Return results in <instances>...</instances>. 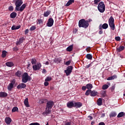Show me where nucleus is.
<instances>
[{
	"mask_svg": "<svg viewBox=\"0 0 125 125\" xmlns=\"http://www.w3.org/2000/svg\"><path fill=\"white\" fill-rule=\"evenodd\" d=\"M54 106V102L52 101H49L47 102L45 112L43 114H50L51 113V109Z\"/></svg>",
	"mask_w": 125,
	"mask_h": 125,
	"instance_id": "nucleus-1",
	"label": "nucleus"
},
{
	"mask_svg": "<svg viewBox=\"0 0 125 125\" xmlns=\"http://www.w3.org/2000/svg\"><path fill=\"white\" fill-rule=\"evenodd\" d=\"M89 26V23H88L87 21L83 19L79 21V28H84L86 29Z\"/></svg>",
	"mask_w": 125,
	"mask_h": 125,
	"instance_id": "nucleus-2",
	"label": "nucleus"
},
{
	"mask_svg": "<svg viewBox=\"0 0 125 125\" xmlns=\"http://www.w3.org/2000/svg\"><path fill=\"white\" fill-rule=\"evenodd\" d=\"M22 83H26L28 82H30V81H32V77L29 76L28 73L25 72L23 73L22 76Z\"/></svg>",
	"mask_w": 125,
	"mask_h": 125,
	"instance_id": "nucleus-3",
	"label": "nucleus"
},
{
	"mask_svg": "<svg viewBox=\"0 0 125 125\" xmlns=\"http://www.w3.org/2000/svg\"><path fill=\"white\" fill-rule=\"evenodd\" d=\"M115 19L112 16H111L108 20V24L110 29L114 31L115 30Z\"/></svg>",
	"mask_w": 125,
	"mask_h": 125,
	"instance_id": "nucleus-4",
	"label": "nucleus"
},
{
	"mask_svg": "<svg viewBox=\"0 0 125 125\" xmlns=\"http://www.w3.org/2000/svg\"><path fill=\"white\" fill-rule=\"evenodd\" d=\"M98 9L100 12L103 13L105 11V4L104 1H101L98 5Z\"/></svg>",
	"mask_w": 125,
	"mask_h": 125,
	"instance_id": "nucleus-5",
	"label": "nucleus"
},
{
	"mask_svg": "<svg viewBox=\"0 0 125 125\" xmlns=\"http://www.w3.org/2000/svg\"><path fill=\"white\" fill-rule=\"evenodd\" d=\"M73 70V66H69L67 67L66 70H64V72L65 73L66 76H70L72 73V71Z\"/></svg>",
	"mask_w": 125,
	"mask_h": 125,
	"instance_id": "nucleus-6",
	"label": "nucleus"
},
{
	"mask_svg": "<svg viewBox=\"0 0 125 125\" xmlns=\"http://www.w3.org/2000/svg\"><path fill=\"white\" fill-rule=\"evenodd\" d=\"M16 82V81L15 79L13 80L11 82V83L9 84L7 87L8 90H9V91H11V89H12V88H13V87H14V84H15Z\"/></svg>",
	"mask_w": 125,
	"mask_h": 125,
	"instance_id": "nucleus-7",
	"label": "nucleus"
},
{
	"mask_svg": "<svg viewBox=\"0 0 125 125\" xmlns=\"http://www.w3.org/2000/svg\"><path fill=\"white\" fill-rule=\"evenodd\" d=\"M25 8H26V4H23L21 7H19V8H15L16 11H21V12H22Z\"/></svg>",
	"mask_w": 125,
	"mask_h": 125,
	"instance_id": "nucleus-8",
	"label": "nucleus"
},
{
	"mask_svg": "<svg viewBox=\"0 0 125 125\" xmlns=\"http://www.w3.org/2000/svg\"><path fill=\"white\" fill-rule=\"evenodd\" d=\"M53 23H54V21L53 20V19L50 18L48 19L46 25L48 27H52V26H53Z\"/></svg>",
	"mask_w": 125,
	"mask_h": 125,
	"instance_id": "nucleus-9",
	"label": "nucleus"
},
{
	"mask_svg": "<svg viewBox=\"0 0 125 125\" xmlns=\"http://www.w3.org/2000/svg\"><path fill=\"white\" fill-rule=\"evenodd\" d=\"M23 4V1L22 0H17L15 2L16 8H18Z\"/></svg>",
	"mask_w": 125,
	"mask_h": 125,
	"instance_id": "nucleus-10",
	"label": "nucleus"
},
{
	"mask_svg": "<svg viewBox=\"0 0 125 125\" xmlns=\"http://www.w3.org/2000/svg\"><path fill=\"white\" fill-rule=\"evenodd\" d=\"M108 27H109V26L106 23H104L103 25L102 24H101L99 26V29L102 30V29H104V30H106V29H108Z\"/></svg>",
	"mask_w": 125,
	"mask_h": 125,
	"instance_id": "nucleus-11",
	"label": "nucleus"
},
{
	"mask_svg": "<svg viewBox=\"0 0 125 125\" xmlns=\"http://www.w3.org/2000/svg\"><path fill=\"white\" fill-rule=\"evenodd\" d=\"M26 87L27 85H26V84L24 83H21L17 86V88H18V89H20L22 88H25Z\"/></svg>",
	"mask_w": 125,
	"mask_h": 125,
	"instance_id": "nucleus-12",
	"label": "nucleus"
},
{
	"mask_svg": "<svg viewBox=\"0 0 125 125\" xmlns=\"http://www.w3.org/2000/svg\"><path fill=\"white\" fill-rule=\"evenodd\" d=\"M11 122H12V119L10 117H6L5 118V123H6V125H10Z\"/></svg>",
	"mask_w": 125,
	"mask_h": 125,
	"instance_id": "nucleus-13",
	"label": "nucleus"
},
{
	"mask_svg": "<svg viewBox=\"0 0 125 125\" xmlns=\"http://www.w3.org/2000/svg\"><path fill=\"white\" fill-rule=\"evenodd\" d=\"M83 106V104L81 102H75L74 103V108H81Z\"/></svg>",
	"mask_w": 125,
	"mask_h": 125,
	"instance_id": "nucleus-14",
	"label": "nucleus"
},
{
	"mask_svg": "<svg viewBox=\"0 0 125 125\" xmlns=\"http://www.w3.org/2000/svg\"><path fill=\"white\" fill-rule=\"evenodd\" d=\"M67 107L68 108H73V107H74V103L73 102V101L68 102L67 103Z\"/></svg>",
	"mask_w": 125,
	"mask_h": 125,
	"instance_id": "nucleus-15",
	"label": "nucleus"
},
{
	"mask_svg": "<svg viewBox=\"0 0 125 125\" xmlns=\"http://www.w3.org/2000/svg\"><path fill=\"white\" fill-rule=\"evenodd\" d=\"M54 62L55 63H57V64H59V63L62 62V58L61 57L55 58L54 60Z\"/></svg>",
	"mask_w": 125,
	"mask_h": 125,
	"instance_id": "nucleus-16",
	"label": "nucleus"
},
{
	"mask_svg": "<svg viewBox=\"0 0 125 125\" xmlns=\"http://www.w3.org/2000/svg\"><path fill=\"white\" fill-rule=\"evenodd\" d=\"M25 40V38L24 37H22L21 38H20L19 41H18L16 42L17 45H19L23 42V41Z\"/></svg>",
	"mask_w": 125,
	"mask_h": 125,
	"instance_id": "nucleus-17",
	"label": "nucleus"
},
{
	"mask_svg": "<svg viewBox=\"0 0 125 125\" xmlns=\"http://www.w3.org/2000/svg\"><path fill=\"white\" fill-rule=\"evenodd\" d=\"M24 104L26 107H30V104H29V101H28V98H26L24 100Z\"/></svg>",
	"mask_w": 125,
	"mask_h": 125,
	"instance_id": "nucleus-18",
	"label": "nucleus"
},
{
	"mask_svg": "<svg viewBox=\"0 0 125 125\" xmlns=\"http://www.w3.org/2000/svg\"><path fill=\"white\" fill-rule=\"evenodd\" d=\"M125 49V46H120L119 47L116 48V50L117 52H121V51H123Z\"/></svg>",
	"mask_w": 125,
	"mask_h": 125,
	"instance_id": "nucleus-19",
	"label": "nucleus"
},
{
	"mask_svg": "<svg viewBox=\"0 0 125 125\" xmlns=\"http://www.w3.org/2000/svg\"><path fill=\"white\" fill-rule=\"evenodd\" d=\"M50 13H51V11L50 10H47V11L44 12L43 13L44 17H47Z\"/></svg>",
	"mask_w": 125,
	"mask_h": 125,
	"instance_id": "nucleus-20",
	"label": "nucleus"
},
{
	"mask_svg": "<svg viewBox=\"0 0 125 125\" xmlns=\"http://www.w3.org/2000/svg\"><path fill=\"white\" fill-rule=\"evenodd\" d=\"M107 83V84H105L103 86L102 89H104V90H105V89H107L108 87H109V85H111V84L110 83Z\"/></svg>",
	"mask_w": 125,
	"mask_h": 125,
	"instance_id": "nucleus-21",
	"label": "nucleus"
},
{
	"mask_svg": "<svg viewBox=\"0 0 125 125\" xmlns=\"http://www.w3.org/2000/svg\"><path fill=\"white\" fill-rule=\"evenodd\" d=\"M7 96V93L4 92H0V97H2L4 98V97H6Z\"/></svg>",
	"mask_w": 125,
	"mask_h": 125,
	"instance_id": "nucleus-22",
	"label": "nucleus"
},
{
	"mask_svg": "<svg viewBox=\"0 0 125 125\" xmlns=\"http://www.w3.org/2000/svg\"><path fill=\"white\" fill-rule=\"evenodd\" d=\"M5 65L7 66V67H13V66H14V64H13V62H6Z\"/></svg>",
	"mask_w": 125,
	"mask_h": 125,
	"instance_id": "nucleus-23",
	"label": "nucleus"
},
{
	"mask_svg": "<svg viewBox=\"0 0 125 125\" xmlns=\"http://www.w3.org/2000/svg\"><path fill=\"white\" fill-rule=\"evenodd\" d=\"M98 93L97 91H95V90L91 91L90 96H92V97L96 96Z\"/></svg>",
	"mask_w": 125,
	"mask_h": 125,
	"instance_id": "nucleus-24",
	"label": "nucleus"
},
{
	"mask_svg": "<svg viewBox=\"0 0 125 125\" xmlns=\"http://www.w3.org/2000/svg\"><path fill=\"white\" fill-rule=\"evenodd\" d=\"M7 55V52L5 50H3L2 51L1 57L2 58H5L6 57V55Z\"/></svg>",
	"mask_w": 125,
	"mask_h": 125,
	"instance_id": "nucleus-25",
	"label": "nucleus"
},
{
	"mask_svg": "<svg viewBox=\"0 0 125 125\" xmlns=\"http://www.w3.org/2000/svg\"><path fill=\"white\" fill-rule=\"evenodd\" d=\"M10 16V18H12V19L15 18V17L17 16V13H16V12H13L12 13H11Z\"/></svg>",
	"mask_w": 125,
	"mask_h": 125,
	"instance_id": "nucleus-26",
	"label": "nucleus"
},
{
	"mask_svg": "<svg viewBox=\"0 0 125 125\" xmlns=\"http://www.w3.org/2000/svg\"><path fill=\"white\" fill-rule=\"evenodd\" d=\"M117 116V113L115 111H112L109 114L110 118H114V117H116Z\"/></svg>",
	"mask_w": 125,
	"mask_h": 125,
	"instance_id": "nucleus-27",
	"label": "nucleus"
},
{
	"mask_svg": "<svg viewBox=\"0 0 125 125\" xmlns=\"http://www.w3.org/2000/svg\"><path fill=\"white\" fill-rule=\"evenodd\" d=\"M21 75H22V72H21L20 70H18L15 73V76H16V77H18L19 78H20V77H21Z\"/></svg>",
	"mask_w": 125,
	"mask_h": 125,
	"instance_id": "nucleus-28",
	"label": "nucleus"
},
{
	"mask_svg": "<svg viewBox=\"0 0 125 125\" xmlns=\"http://www.w3.org/2000/svg\"><path fill=\"white\" fill-rule=\"evenodd\" d=\"M74 0H68V1L65 4V6H69V5H71V4H72V3H73L74 2Z\"/></svg>",
	"mask_w": 125,
	"mask_h": 125,
	"instance_id": "nucleus-29",
	"label": "nucleus"
},
{
	"mask_svg": "<svg viewBox=\"0 0 125 125\" xmlns=\"http://www.w3.org/2000/svg\"><path fill=\"white\" fill-rule=\"evenodd\" d=\"M73 45H71L69 46L67 48H66V51H69V52H71L72 50H73Z\"/></svg>",
	"mask_w": 125,
	"mask_h": 125,
	"instance_id": "nucleus-30",
	"label": "nucleus"
},
{
	"mask_svg": "<svg viewBox=\"0 0 125 125\" xmlns=\"http://www.w3.org/2000/svg\"><path fill=\"white\" fill-rule=\"evenodd\" d=\"M125 116V113L124 112H121L118 114L117 115V118H122V117H124Z\"/></svg>",
	"mask_w": 125,
	"mask_h": 125,
	"instance_id": "nucleus-31",
	"label": "nucleus"
},
{
	"mask_svg": "<svg viewBox=\"0 0 125 125\" xmlns=\"http://www.w3.org/2000/svg\"><path fill=\"white\" fill-rule=\"evenodd\" d=\"M97 104L98 106H101V105H102V99L99 98L97 100Z\"/></svg>",
	"mask_w": 125,
	"mask_h": 125,
	"instance_id": "nucleus-32",
	"label": "nucleus"
},
{
	"mask_svg": "<svg viewBox=\"0 0 125 125\" xmlns=\"http://www.w3.org/2000/svg\"><path fill=\"white\" fill-rule=\"evenodd\" d=\"M86 58L88 59V60H92V55L90 54H87L86 55Z\"/></svg>",
	"mask_w": 125,
	"mask_h": 125,
	"instance_id": "nucleus-33",
	"label": "nucleus"
},
{
	"mask_svg": "<svg viewBox=\"0 0 125 125\" xmlns=\"http://www.w3.org/2000/svg\"><path fill=\"white\" fill-rule=\"evenodd\" d=\"M86 87L87 88V89H90L91 90V88H92L93 86L92 84L90 83H88L86 85Z\"/></svg>",
	"mask_w": 125,
	"mask_h": 125,
	"instance_id": "nucleus-34",
	"label": "nucleus"
},
{
	"mask_svg": "<svg viewBox=\"0 0 125 125\" xmlns=\"http://www.w3.org/2000/svg\"><path fill=\"white\" fill-rule=\"evenodd\" d=\"M89 94H91V90L88 89L86 91L85 95H86L87 96H88Z\"/></svg>",
	"mask_w": 125,
	"mask_h": 125,
	"instance_id": "nucleus-35",
	"label": "nucleus"
},
{
	"mask_svg": "<svg viewBox=\"0 0 125 125\" xmlns=\"http://www.w3.org/2000/svg\"><path fill=\"white\" fill-rule=\"evenodd\" d=\"M31 63L32 64V65H35V64H37V60L35 58L32 59Z\"/></svg>",
	"mask_w": 125,
	"mask_h": 125,
	"instance_id": "nucleus-36",
	"label": "nucleus"
},
{
	"mask_svg": "<svg viewBox=\"0 0 125 125\" xmlns=\"http://www.w3.org/2000/svg\"><path fill=\"white\" fill-rule=\"evenodd\" d=\"M18 107L15 106L12 109V113H14L15 112H18Z\"/></svg>",
	"mask_w": 125,
	"mask_h": 125,
	"instance_id": "nucleus-37",
	"label": "nucleus"
},
{
	"mask_svg": "<svg viewBox=\"0 0 125 125\" xmlns=\"http://www.w3.org/2000/svg\"><path fill=\"white\" fill-rule=\"evenodd\" d=\"M52 80V78L51 77H47L45 79V82H50Z\"/></svg>",
	"mask_w": 125,
	"mask_h": 125,
	"instance_id": "nucleus-38",
	"label": "nucleus"
},
{
	"mask_svg": "<svg viewBox=\"0 0 125 125\" xmlns=\"http://www.w3.org/2000/svg\"><path fill=\"white\" fill-rule=\"evenodd\" d=\"M33 69L34 71H38V70H40L39 67H38L36 64L33 66Z\"/></svg>",
	"mask_w": 125,
	"mask_h": 125,
	"instance_id": "nucleus-39",
	"label": "nucleus"
},
{
	"mask_svg": "<svg viewBox=\"0 0 125 125\" xmlns=\"http://www.w3.org/2000/svg\"><path fill=\"white\" fill-rule=\"evenodd\" d=\"M36 66L38 67V69H41V67H42V64L41 63V62H37Z\"/></svg>",
	"mask_w": 125,
	"mask_h": 125,
	"instance_id": "nucleus-40",
	"label": "nucleus"
},
{
	"mask_svg": "<svg viewBox=\"0 0 125 125\" xmlns=\"http://www.w3.org/2000/svg\"><path fill=\"white\" fill-rule=\"evenodd\" d=\"M36 29V26L35 25H32L29 29L30 31H35Z\"/></svg>",
	"mask_w": 125,
	"mask_h": 125,
	"instance_id": "nucleus-41",
	"label": "nucleus"
},
{
	"mask_svg": "<svg viewBox=\"0 0 125 125\" xmlns=\"http://www.w3.org/2000/svg\"><path fill=\"white\" fill-rule=\"evenodd\" d=\"M101 0H94V4H98V2H100Z\"/></svg>",
	"mask_w": 125,
	"mask_h": 125,
	"instance_id": "nucleus-42",
	"label": "nucleus"
},
{
	"mask_svg": "<svg viewBox=\"0 0 125 125\" xmlns=\"http://www.w3.org/2000/svg\"><path fill=\"white\" fill-rule=\"evenodd\" d=\"M44 100H43V99H42V100H39V104H43V103H44Z\"/></svg>",
	"mask_w": 125,
	"mask_h": 125,
	"instance_id": "nucleus-43",
	"label": "nucleus"
},
{
	"mask_svg": "<svg viewBox=\"0 0 125 125\" xmlns=\"http://www.w3.org/2000/svg\"><path fill=\"white\" fill-rule=\"evenodd\" d=\"M37 21H38L39 24H42V23H43V21H42V19L37 20Z\"/></svg>",
	"mask_w": 125,
	"mask_h": 125,
	"instance_id": "nucleus-44",
	"label": "nucleus"
},
{
	"mask_svg": "<svg viewBox=\"0 0 125 125\" xmlns=\"http://www.w3.org/2000/svg\"><path fill=\"white\" fill-rule=\"evenodd\" d=\"M8 9L10 11H13V9H14L13 6H9L8 8Z\"/></svg>",
	"mask_w": 125,
	"mask_h": 125,
	"instance_id": "nucleus-45",
	"label": "nucleus"
},
{
	"mask_svg": "<svg viewBox=\"0 0 125 125\" xmlns=\"http://www.w3.org/2000/svg\"><path fill=\"white\" fill-rule=\"evenodd\" d=\"M115 40H116L117 42H120V41H121V37H115Z\"/></svg>",
	"mask_w": 125,
	"mask_h": 125,
	"instance_id": "nucleus-46",
	"label": "nucleus"
},
{
	"mask_svg": "<svg viewBox=\"0 0 125 125\" xmlns=\"http://www.w3.org/2000/svg\"><path fill=\"white\" fill-rule=\"evenodd\" d=\"M102 95H103V97H105V96H106V91H103L102 92Z\"/></svg>",
	"mask_w": 125,
	"mask_h": 125,
	"instance_id": "nucleus-47",
	"label": "nucleus"
},
{
	"mask_svg": "<svg viewBox=\"0 0 125 125\" xmlns=\"http://www.w3.org/2000/svg\"><path fill=\"white\" fill-rule=\"evenodd\" d=\"M70 64H71V61H68L65 62V65H66V66H69Z\"/></svg>",
	"mask_w": 125,
	"mask_h": 125,
	"instance_id": "nucleus-48",
	"label": "nucleus"
},
{
	"mask_svg": "<svg viewBox=\"0 0 125 125\" xmlns=\"http://www.w3.org/2000/svg\"><path fill=\"white\" fill-rule=\"evenodd\" d=\"M49 84V83H48V82L45 81L44 83V85L45 86H47V85H48Z\"/></svg>",
	"mask_w": 125,
	"mask_h": 125,
	"instance_id": "nucleus-49",
	"label": "nucleus"
},
{
	"mask_svg": "<svg viewBox=\"0 0 125 125\" xmlns=\"http://www.w3.org/2000/svg\"><path fill=\"white\" fill-rule=\"evenodd\" d=\"M82 90H83V91L86 90V86H83L82 87Z\"/></svg>",
	"mask_w": 125,
	"mask_h": 125,
	"instance_id": "nucleus-50",
	"label": "nucleus"
},
{
	"mask_svg": "<svg viewBox=\"0 0 125 125\" xmlns=\"http://www.w3.org/2000/svg\"><path fill=\"white\" fill-rule=\"evenodd\" d=\"M29 33V29H27L24 31L25 35H27V34Z\"/></svg>",
	"mask_w": 125,
	"mask_h": 125,
	"instance_id": "nucleus-51",
	"label": "nucleus"
},
{
	"mask_svg": "<svg viewBox=\"0 0 125 125\" xmlns=\"http://www.w3.org/2000/svg\"><path fill=\"white\" fill-rule=\"evenodd\" d=\"M12 31H14V30H16V26L15 25H13L12 28H11Z\"/></svg>",
	"mask_w": 125,
	"mask_h": 125,
	"instance_id": "nucleus-52",
	"label": "nucleus"
},
{
	"mask_svg": "<svg viewBox=\"0 0 125 125\" xmlns=\"http://www.w3.org/2000/svg\"><path fill=\"white\" fill-rule=\"evenodd\" d=\"M90 47H87V48L86 49V50L87 52H89V51H90Z\"/></svg>",
	"mask_w": 125,
	"mask_h": 125,
	"instance_id": "nucleus-53",
	"label": "nucleus"
},
{
	"mask_svg": "<svg viewBox=\"0 0 125 125\" xmlns=\"http://www.w3.org/2000/svg\"><path fill=\"white\" fill-rule=\"evenodd\" d=\"M111 77L112 78V80H115V79H117V78L116 75H114L111 76Z\"/></svg>",
	"mask_w": 125,
	"mask_h": 125,
	"instance_id": "nucleus-54",
	"label": "nucleus"
},
{
	"mask_svg": "<svg viewBox=\"0 0 125 125\" xmlns=\"http://www.w3.org/2000/svg\"><path fill=\"white\" fill-rule=\"evenodd\" d=\"M100 31H99V35H102L103 34V31H102V29H99Z\"/></svg>",
	"mask_w": 125,
	"mask_h": 125,
	"instance_id": "nucleus-55",
	"label": "nucleus"
},
{
	"mask_svg": "<svg viewBox=\"0 0 125 125\" xmlns=\"http://www.w3.org/2000/svg\"><path fill=\"white\" fill-rule=\"evenodd\" d=\"M114 90H115V86H112L111 87V91H114Z\"/></svg>",
	"mask_w": 125,
	"mask_h": 125,
	"instance_id": "nucleus-56",
	"label": "nucleus"
},
{
	"mask_svg": "<svg viewBox=\"0 0 125 125\" xmlns=\"http://www.w3.org/2000/svg\"><path fill=\"white\" fill-rule=\"evenodd\" d=\"M107 81H112V80H113V78L112 77V76L108 77L107 79Z\"/></svg>",
	"mask_w": 125,
	"mask_h": 125,
	"instance_id": "nucleus-57",
	"label": "nucleus"
},
{
	"mask_svg": "<svg viewBox=\"0 0 125 125\" xmlns=\"http://www.w3.org/2000/svg\"><path fill=\"white\" fill-rule=\"evenodd\" d=\"M21 28V26L20 25H18L16 26V30H18V29H20Z\"/></svg>",
	"mask_w": 125,
	"mask_h": 125,
	"instance_id": "nucleus-58",
	"label": "nucleus"
},
{
	"mask_svg": "<svg viewBox=\"0 0 125 125\" xmlns=\"http://www.w3.org/2000/svg\"><path fill=\"white\" fill-rule=\"evenodd\" d=\"M65 125H72V123H71V122H66L65 123Z\"/></svg>",
	"mask_w": 125,
	"mask_h": 125,
	"instance_id": "nucleus-59",
	"label": "nucleus"
},
{
	"mask_svg": "<svg viewBox=\"0 0 125 125\" xmlns=\"http://www.w3.org/2000/svg\"><path fill=\"white\" fill-rule=\"evenodd\" d=\"M91 67V63H90V64H89L88 65H86V67H85V68H89V67Z\"/></svg>",
	"mask_w": 125,
	"mask_h": 125,
	"instance_id": "nucleus-60",
	"label": "nucleus"
},
{
	"mask_svg": "<svg viewBox=\"0 0 125 125\" xmlns=\"http://www.w3.org/2000/svg\"><path fill=\"white\" fill-rule=\"evenodd\" d=\"M99 125H105V123L104 122H101L99 124Z\"/></svg>",
	"mask_w": 125,
	"mask_h": 125,
	"instance_id": "nucleus-61",
	"label": "nucleus"
},
{
	"mask_svg": "<svg viewBox=\"0 0 125 125\" xmlns=\"http://www.w3.org/2000/svg\"><path fill=\"white\" fill-rule=\"evenodd\" d=\"M88 23H90V22L92 21V20L91 19H89L88 21H87Z\"/></svg>",
	"mask_w": 125,
	"mask_h": 125,
	"instance_id": "nucleus-62",
	"label": "nucleus"
},
{
	"mask_svg": "<svg viewBox=\"0 0 125 125\" xmlns=\"http://www.w3.org/2000/svg\"><path fill=\"white\" fill-rule=\"evenodd\" d=\"M105 113L102 114V116H101V118H104L105 117Z\"/></svg>",
	"mask_w": 125,
	"mask_h": 125,
	"instance_id": "nucleus-63",
	"label": "nucleus"
},
{
	"mask_svg": "<svg viewBox=\"0 0 125 125\" xmlns=\"http://www.w3.org/2000/svg\"><path fill=\"white\" fill-rule=\"evenodd\" d=\"M46 72V70H45V69H43L42 70V73H44Z\"/></svg>",
	"mask_w": 125,
	"mask_h": 125,
	"instance_id": "nucleus-64",
	"label": "nucleus"
}]
</instances>
